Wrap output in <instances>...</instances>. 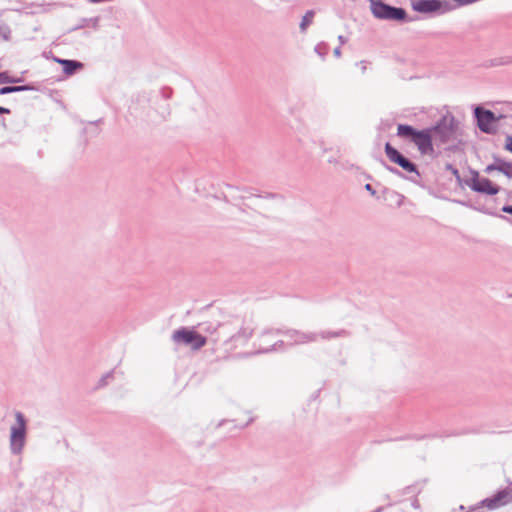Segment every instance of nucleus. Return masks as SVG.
<instances>
[{
    "mask_svg": "<svg viewBox=\"0 0 512 512\" xmlns=\"http://www.w3.org/2000/svg\"><path fill=\"white\" fill-rule=\"evenodd\" d=\"M512 500V496L508 490L499 491L491 498H486L481 502L482 506L487 507L489 510H494L502 507Z\"/></svg>",
    "mask_w": 512,
    "mask_h": 512,
    "instance_id": "obj_10",
    "label": "nucleus"
},
{
    "mask_svg": "<svg viewBox=\"0 0 512 512\" xmlns=\"http://www.w3.org/2000/svg\"><path fill=\"white\" fill-rule=\"evenodd\" d=\"M252 420H253L252 418H249L248 421L243 426H247L249 423L252 422Z\"/></svg>",
    "mask_w": 512,
    "mask_h": 512,
    "instance_id": "obj_29",
    "label": "nucleus"
},
{
    "mask_svg": "<svg viewBox=\"0 0 512 512\" xmlns=\"http://www.w3.org/2000/svg\"><path fill=\"white\" fill-rule=\"evenodd\" d=\"M16 90L14 86H5L0 89V95L15 93Z\"/></svg>",
    "mask_w": 512,
    "mask_h": 512,
    "instance_id": "obj_18",
    "label": "nucleus"
},
{
    "mask_svg": "<svg viewBox=\"0 0 512 512\" xmlns=\"http://www.w3.org/2000/svg\"><path fill=\"white\" fill-rule=\"evenodd\" d=\"M110 377V374H106L102 379H101V382H103V384H106V379Z\"/></svg>",
    "mask_w": 512,
    "mask_h": 512,
    "instance_id": "obj_28",
    "label": "nucleus"
},
{
    "mask_svg": "<svg viewBox=\"0 0 512 512\" xmlns=\"http://www.w3.org/2000/svg\"><path fill=\"white\" fill-rule=\"evenodd\" d=\"M251 336V330L245 329L243 332H239L236 335H233L229 340H225L226 343L230 341H234L237 344L235 346H227L226 349H233L237 348L239 345H242L244 342L248 340V338Z\"/></svg>",
    "mask_w": 512,
    "mask_h": 512,
    "instance_id": "obj_13",
    "label": "nucleus"
},
{
    "mask_svg": "<svg viewBox=\"0 0 512 512\" xmlns=\"http://www.w3.org/2000/svg\"><path fill=\"white\" fill-rule=\"evenodd\" d=\"M333 54L335 57L339 58L341 56V48L340 47H336L333 51Z\"/></svg>",
    "mask_w": 512,
    "mask_h": 512,
    "instance_id": "obj_24",
    "label": "nucleus"
},
{
    "mask_svg": "<svg viewBox=\"0 0 512 512\" xmlns=\"http://www.w3.org/2000/svg\"><path fill=\"white\" fill-rule=\"evenodd\" d=\"M434 143L444 145L446 149H455L461 143L462 129L459 121L452 115H444L436 125L430 127Z\"/></svg>",
    "mask_w": 512,
    "mask_h": 512,
    "instance_id": "obj_2",
    "label": "nucleus"
},
{
    "mask_svg": "<svg viewBox=\"0 0 512 512\" xmlns=\"http://www.w3.org/2000/svg\"><path fill=\"white\" fill-rule=\"evenodd\" d=\"M505 114H502L503 118L512 117V102L508 103L504 108Z\"/></svg>",
    "mask_w": 512,
    "mask_h": 512,
    "instance_id": "obj_19",
    "label": "nucleus"
},
{
    "mask_svg": "<svg viewBox=\"0 0 512 512\" xmlns=\"http://www.w3.org/2000/svg\"><path fill=\"white\" fill-rule=\"evenodd\" d=\"M506 149L512 153V137H507L506 139Z\"/></svg>",
    "mask_w": 512,
    "mask_h": 512,
    "instance_id": "obj_21",
    "label": "nucleus"
},
{
    "mask_svg": "<svg viewBox=\"0 0 512 512\" xmlns=\"http://www.w3.org/2000/svg\"><path fill=\"white\" fill-rule=\"evenodd\" d=\"M16 90V92H20V91H27V90H31L32 88L30 86H14Z\"/></svg>",
    "mask_w": 512,
    "mask_h": 512,
    "instance_id": "obj_22",
    "label": "nucleus"
},
{
    "mask_svg": "<svg viewBox=\"0 0 512 512\" xmlns=\"http://www.w3.org/2000/svg\"><path fill=\"white\" fill-rule=\"evenodd\" d=\"M365 189L371 193V195H375L376 191L373 189V187L371 186V184H366L365 185Z\"/></svg>",
    "mask_w": 512,
    "mask_h": 512,
    "instance_id": "obj_23",
    "label": "nucleus"
},
{
    "mask_svg": "<svg viewBox=\"0 0 512 512\" xmlns=\"http://www.w3.org/2000/svg\"><path fill=\"white\" fill-rule=\"evenodd\" d=\"M468 186L475 192L487 195H496L499 192V187L493 185L488 178H480L477 172L470 179Z\"/></svg>",
    "mask_w": 512,
    "mask_h": 512,
    "instance_id": "obj_9",
    "label": "nucleus"
},
{
    "mask_svg": "<svg viewBox=\"0 0 512 512\" xmlns=\"http://www.w3.org/2000/svg\"><path fill=\"white\" fill-rule=\"evenodd\" d=\"M502 210L512 215V206H504Z\"/></svg>",
    "mask_w": 512,
    "mask_h": 512,
    "instance_id": "obj_26",
    "label": "nucleus"
},
{
    "mask_svg": "<svg viewBox=\"0 0 512 512\" xmlns=\"http://www.w3.org/2000/svg\"><path fill=\"white\" fill-rule=\"evenodd\" d=\"M382 511V508L379 507L378 509H376L374 512H381Z\"/></svg>",
    "mask_w": 512,
    "mask_h": 512,
    "instance_id": "obj_30",
    "label": "nucleus"
},
{
    "mask_svg": "<svg viewBox=\"0 0 512 512\" xmlns=\"http://www.w3.org/2000/svg\"><path fill=\"white\" fill-rule=\"evenodd\" d=\"M322 49V44H318L315 46L314 48V51L315 53H317L322 59L325 58V53L321 50Z\"/></svg>",
    "mask_w": 512,
    "mask_h": 512,
    "instance_id": "obj_20",
    "label": "nucleus"
},
{
    "mask_svg": "<svg viewBox=\"0 0 512 512\" xmlns=\"http://www.w3.org/2000/svg\"><path fill=\"white\" fill-rule=\"evenodd\" d=\"M474 113L479 129L485 133H490L493 123L503 118L502 114L496 116L494 112L481 107H476Z\"/></svg>",
    "mask_w": 512,
    "mask_h": 512,
    "instance_id": "obj_6",
    "label": "nucleus"
},
{
    "mask_svg": "<svg viewBox=\"0 0 512 512\" xmlns=\"http://www.w3.org/2000/svg\"><path fill=\"white\" fill-rule=\"evenodd\" d=\"M28 439V422L20 411L14 413V422L9 427V451L14 457H21Z\"/></svg>",
    "mask_w": 512,
    "mask_h": 512,
    "instance_id": "obj_4",
    "label": "nucleus"
},
{
    "mask_svg": "<svg viewBox=\"0 0 512 512\" xmlns=\"http://www.w3.org/2000/svg\"><path fill=\"white\" fill-rule=\"evenodd\" d=\"M392 197L394 198L395 203L398 207L404 204L405 196L403 194L393 191Z\"/></svg>",
    "mask_w": 512,
    "mask_h": 512,
    "instance_id": "obj_16",
    "label": "nucleus"
},
{
    "mask_svg": "<svg viewBox=\"0 0 512 512\" xmlns=\"http://www.w3.org/2000/svg\"><path fill=\"white\" fill-rule=\"evenodd\" d=\"M314 18V12L312 10H309L305 13V15L302 18V21L300 23V30L302 32H305L307 27L312 23Z\"/></svg>",
    "mask_w": 512,
    "mask_h": 512,
    "instance_id": "obj_14",
    "label": "nucleus"
},
{
    "mask_svg": "<svg viewBox=\"0 0 512 512\" xmlns=\"http://www.w3.org/2000/svg\"><path fill=\"white\" fill-rule=\"evenodd\" d=\"M348 333L344 329L336 330V331H323L319 334H307L298 331H294L291 333H287L281 336L278 340H276L272 346V351L282 350V349H290L293 343L302 344L316 341L318 338L322 339H332L338 337H345Z\"/></svg>",
    "mask_w": 512,
    "mask_h": 512,
    "instance_id": "obj_3",
    "label": "nucleus"
},
{
    "mask_svg": "<svg viewBox=\"0 0 512 512\" xmlns=\"http://www.w3.org/2000/svg\"><path fill=\"white\" fill-rule=\"evenodd\" d=\"M494 171L500 172L507 178L512 179V162L496 158L493 163L485 168L486 173H492Z\"/></svg>",
    "mask_w": 512,
    "mask_h": 512,
    "instance_id": "obj_11",
    "label": "nucleus"
},
{
    "mask_svg": "<svg viewBox=\"0 0 512 512\" xmlns=\"http://www.w3.org/2000/svg\"><path fill=\"white\" fill-rule=\"evenodd\" d=\"M397 135L402 138L410 139L422 155H432L434 153V138L431 128L416 130L410 125L399 124Z\"/></svg>",
    "mask_w": 512,
    "mask_h": 512,
    "instance_id": "obj_5",
    "label": "nucleus"
},
{
    "mask_svg": "<svg viewBox=\"0 0 512 512\" xmlns=\"http://www.w3.org/2000/svg\"><path fill=\"white\" fill-rule=\"evenodd\" d=\"M10 110L0 106V114H9Z\"/></svg>",
    "mask_w": 512,
    "mask_h": 512,
    "instance_id": "obj_27",
    "label": "nucleus"
},
{
    "mask_svg": "<svg viewBox=\"0 0 512 512\" xmlns=\"http://www.w3.org/2000/svg\"><path fill=\"white\" fill-rule=\"evenodd\" d=\"M338 40H339L340 44H345L347 42V38L344 37L343 35H339Z\"/></svg>",
    "mask_w": 512,
    "mask_h": 512,
    "instance_id": "obj_25",
    "label": "nucleus"
},
{
    "mask_svg": "<svg viewBox=\"0 0 512 512\" xmlns=\"http://www.w3.org/2000/svg\"><path fill=\"white\" fill-rule=\"evenodd\" d=\"M413 9L419 13H445L449 11L448 4L439 0H418L413 3Z\"/></svg>",
    "mask_w": 512,
    "mask_h": 512,
    "instance_id": "obj_8",
    "label": "nucleus"
},
{
    "mask_svg": "<svg viewBox=\"0 0 512 512\" xmlns=\"http://www.w3.org/2000/svg\"><path fill=\"white\" fill-rule=\"evenodd\" d=\"M56 61L63 66V71L67 75H72L77 69L83 67L81 62L75 60L57 59Z\"/></svg>",
    "mask_w": 512,
    "mask_h": 512,
    "instance_id": "obj_12",
    "label": "nucleus"
},
{
    "mask_svg": "<svg viewBox=\"0 0 512 512\" xmlns=\"http://www.w3.org/2000/svg\"><path fill=\"white\" fill-rule=\"evenodd\" d=\"M224 328L210 321L200 322L194 326H181L172 331L170 340L177 347L197 351L207 345L216 344Z\"/></svg>",
    "mask_w": 512,
    "mask_h": 512,
    "instance_id": "obj_1",
    "label": "nucleus"
},
{
    "mask_svg": "<svg viewBox=\"0 0 512 512\" xmlns=\"http://www.w3.org/2000/svg\"><path fill=\"white\" fill-rule=\"evenodd\" d=\"M10 36V29L7 25L0 24V41H7Z\"/></svg>",
    "mask_w": 512,
    "mask_h": 512,
    "instance_id": "obj_15",
    "label": "nucleus"
},
{
    "mask_svg": "<svg viewBox=\"0 0 512 512\" xmlns=\"http://www.w3.org/2000/svg\"><path fill=\"white\" fill-rule=\"evenodd\" d=\"M18 80L16 79H12L11 77L8 76V74L6 72H1L0 73V84H4V83H14V82H17Z\"/></svg>",
    "mask_w": 512,
    "mask_h": 512,
    "instance_id": "obj_17",
    "label": "nucleus"
},
{
    "mask_svg": "<svg viewBox=\"0 0 512 512\" xmlns=\"http://www.w3.org/2000/svg\"><path fill=\"white\" fill-rule=\"evenodd\" d=\"M385 153L391 162L398 164L405 171L419 175L416 165L404 157L397 149L392 147L389 143L385 145Z\"/></svg>",
    "mask_w": 512,
    "mask_h": 512,
    "instance_id": "obj_7",
    "label": "nucleus"
}]
</instances>
